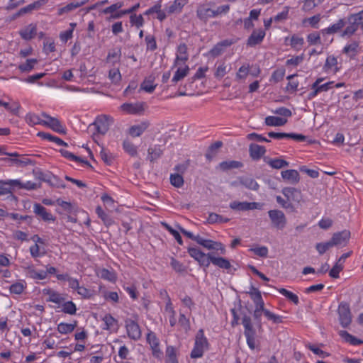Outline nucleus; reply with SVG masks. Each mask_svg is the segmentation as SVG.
<instances>
[{"label":"nucleus","mask_w":363,"mask_h":363,"mask_svg":"<svg viewBox=\"0 0 363 363\" xmlns=\"http://www.w3.org/2000/svg\"><path fill=\"white\" fill-rule=\"evenodd\" d=\"M208 341L204 336L203 330V329H200L197 332L195 337V344L190 354L191 357L194 359L201 357L204 351L208 349Z\"/></svg>","instance_id":"f257e3e1"},{"label":"nucleus","mask_w":363,"mask_h":363,"mask_svg":"<svg viewBox=\"0 0 363 363\" xmlns=\"http://www.w3.org/2000/svg\"><path fill=\"white\" fill-rule=\"evenodd\" d=\"M113 123V118L112 117L108 115H100L96 117L94 123L89 125L88 128L90 129L91 126H94L95 132L93 133V135H95L96 133L104 135Z\"/></svg>","instance_id":"f03ea898"},{"label":"nucleus","mask_w":363,"mask_h":363,"mask_svg":"<svg viewBox=\"0 0 363 363\" xmlns=\"http://www.w3.org/2000/svg\"><path fill=\"white\" fill-rule=\"evenodd\" d=\"M242 323L245 328L244 334L247 339V343L251 350L255 349V335L256 332L254 329L250 317L244 315L242 318Z\"/></svg>","instance_id":"7ed1b4c3"},{"label":"nucleus","mask_w":363,"mask_h":363,"mask_svg":"<svg viewBox=\"0 0 363 363\" xmlns=\"http://www.w3.org/2000/svg\"><path fill=\"white\" fill-rule=\"evenodd\" d=\"M337 313L340 325L343 328H347L352 322V314L349 304L345 302H341L339 305Z\"/></svg>","instance_id":"20e7f679"},{"label":"nucleus","mask_w":363,"mask_h":363,"mask_svg":"<svg viewBox=\"0 0 363 363\" xmlns=\"http://www.w3.org/2000/svg\"><path fill=\"white\" fill-rule=\"evenodd\" d=\"M188 253L196 260L201 266L208 267L211 263V253L205 254L197 247H189Z\"/></svg>","instance_id":"39448f33"},{"label":"nucleus","mask_w":363,"mask_h":363,"mask_svg":"<svg viewBox=\"0 0 363 363\" xmlns=\"http://www.w3.org/2000/svg\"><path fill=\"white\" fill-rule=\"evenodd\" d=\"M269 217L272 225L278 228L283 229L286 224V218L284 213L280 210H270L268 211Z\"/></svg>","instance_id":"423d86ee"},{"label":"nucleus","mask_w":363,"mask_h":363,"mask_svg":"<svg viewBox=\"0 0 363 363\" xmlns=\"http://www.w3.org/2000/svg\"><path fill=\"white\" fill-rule=\"evenodd\" d=\"M41 115L46 119L44 120L43 125L48 127L59 133H66L65 129L62 127L60 121L57 118L52 117L45 112H43Z\"/></svg>","instance_id":"0eeeda50"},{"label":"nucleus","mask_w":363,"mask_h":363,"mask_svg":"<svg viewBox=\"0 0 363 363\" xmlns=\"http://www.w3.org/2000/svg\"><path fill=\"white\" fill-rule=\"evenodd\" d=\"M33 174L36 178L48 183L52 186L65 188V184H62L55 176H52L50 174H45L40 169H34Z\"/></svg>","instance_id":"6e6552de"},{"label":"nucleus","mask_w":363,"mask_h":363,"mask_svg":"<svg viewBox=\"0 0 363 363\" xmlns=\"http://www.w3.org/2000/svg\"><path fill=\"white\" fill-rule=\"evenodd\" d=\"M145 102H138L135 104L125 103L121 106V109L128 114H142L145 108Z\"/></svg>","instance_id":"1a4fd4ad"},{"label":"nucleus","mask_w":363,"mask_h":363,"mask_svg":"<svg viewBox=\"0 0 363 363\" xmlns=\"http://www.w3.org/2000/svg\"><path fill=\"white\" fill-rule=\"evenodd\" d=\"M262 205L257 202L233 201L230 203V208L233 210L246 211L249 210L260 208Z\"/></svg>","instance_id":"9d476101"},{"label":"nucleus","mask_w":363,"mask_h":363,"mask_svg":"<svg viewBox=\"0 0 363 363\" xmlns=\"http://www.w3.org/2000/svg\"><path fill=\"white\" fill-rule=\"evenodd\" d=\"M125 328L130 338L137 340L141 337V331L138 324L131 319L125 320Z\"/></svg>","instance_id":"9b49d317"},{"label":"nucleus","mask_w":363,"mask_h":363,"mask_svg":"<svg viewBox=\"0 0 363 363\" xmlns=\"http://www.w3.org/2000/svg\"><path fill=\"white\" fill-rule=\"evenodd\" d=\"M344 19L345 22V28L342 31L341 36L350 37L354 34L359 27L357 26V21H355L352 14Z\"/></svg>","instance_id":"f8f14e48"},{"label":"nucleus","mask_w":363,"mask_h":363,"mask_svg":"<svg viewBox=\"0 0 363 363\" xmlns=\"http://www.w3.org/2000/svg\"><path fill=\"white\" fill-rule=\"evenodd\" d=\"M351 253L352 252H349L342 255V256L338 259V260L333 267V268L330 270V277L334 279H337L339 277L340 272L343 269V264L345 262V260L350 256Z\"/></svg>","instance_id":"ddd939ff"},{"label":"nucleus","mask_w":363,"mask_h":363,"mask_svg":"<svg viewBox=\"0 0 363 363\" xmlns=\"http://www.w3.org/2000/svg\"><path fill=\"white\" fill-rule=\"evenodd\" d=\"M197 243L207 250H220L221 254H224L225 252V247L222 243L218 242H215L211 240H206L200 237Z\"/></svg>","instance_id":"4468645a"},{"label":"nucleus","mask_w":363,"mask_h":363,"mask_svg":"<svg viewBox=\"0 0 363 363\" xmlns=\"http://www.w3.org/2000/svg\"><path fill=\"white\" fill-rule=\"evenodd\" d=\"M288 201H294L300 203L302 199V194L299 189L293 187H285L281 191Z\"/></svg>","instance_id":"2eb2a0df"},{"label":"nucleus","mask_w":363,"mask_h":363,"mask_svg":"<svg viewBox=\"0 0 363 363\" xmlns=\"http://www.w3.org/2000/svg\"><path fill=\"white\" fill-rule=\"evenodd\" d=\"M350 238V232L347 230H344L341 232L335 233L333 234L330 239L334 245H345Z\"/></svg>","instance_id":"dca6fc26"},{"label":"nucleus","mask_w":363,"mask_h":363,"mask_svg":"<svg viewBox=\"0 0 363 363\" xmlns=\"http://www.w3.org/2000/svg\"><path fill=\"white\" fill-rule=\"evenodd\" d=\"M268 135L270 138L275 139H282V138H289L293 139L296 141H304L306 140V136L302 134L297 133H275V132H269L268 133Z\"/></svg>","instance_id":"f3484780"},{"label":"nucleus","mask_w":363,"mask_h":363,"mask_svg":"<svg viewBox=\"0 0 363 363\" xmlns=\"http://www.w3.org/2000/svg\"><path fill=\"white\" fill-rule=\"evenodd\" d=\"M5 185H9L12 187H18V189H26L28 190L36 189L39 186L33 182H27L26 183H21V182L18 179L14 180H8L4 183Z\"/></svg>","instance_id":"a211bd4d"},{"label":"nucleus","mask_w":363,"mask_h":363,"mask_svg":"<svg viewBox=\"0 0 363 363\" xmlns=\"http://www.w3.org/2000/svg\"><path fill=\"white\" fill-rule=\"evenodd\" d=\"M265 36V32L262 30H254L247 41V45L250 47H254L263 40Z\"/></svg>","instance_id":"6ab92c4d"},{"label":"nucleus","mask_w":363,"mask_h":363,"mask_svg":"<svg viewBox=\"0 0 363 363\" xmlns=\"http://www.w3.org/2000/svg\"><path fill=\"white\" fill-rule=\"evenodd\" d=\"M249 152L252 160H258L265 154L266 149L264 146L252 143L250 145Z\"/></svg>","instance_id":"aec40b11"},{"label":"nucleus","mask_w":363,"mask_h":363,"mask_svg":"<svg viewBox=\"0 0 363 363\" xmlns=\"http://www.w3.org/2000/svg\"><path fill=\"white\" fill-rule=\"evenodd\" d=\"M33 211L45 221H54L55 219V217L51 213H48L46 208L40 203H35Z\"/></svg>","instance_id":"412c9836"},{"label":"nucleus","mask_w":363,"mask_h":363,"mask_svg":"<svg viewBox=\"0 0 363 363\" xmlns=\"http://www.w3.org/2000/svg\"><path fill=\"white\" fill-rule=\"evenodd\" d=\"M149 126L150 123L148 121H143L138 125L131 126L128 130V133L132 137H139L147 129Z\"/></svg>","instance_id":"4be33fe9"},{"label":"nucleus","mask_w":363,"mask_h":363,"mask_svg":"<svg viewBox=\"0 0 363 363\" xmlns=\"http://www.w3.org/2000/svg\"><path fill=\"white\" fill-rule=\"evenodd\" d=\"M198 18L203 21H206L209 18H213V9L207 7L206 5L200 6L196 11Z\"/></svg>","instance_id":"5701e85b"},{"label":"nucleus","mask_w":363,"mask_h":363,"mask_svg":"<svg viewBox=\"0 0 363 363\" xmlns=\"http://www.w3.org/2000/svg\"><path fill=\"white\" fill-rule=\"evenodd\" d=\"M281 176L284 180L289 181L291 184H297L300 180L299 174L298 171L295 169L282 171Z\"/></svg>","instance_id":"b1692460"},{"label":"nucleus","mask_w":363,"mask_h":363,"mask_svg":"<svg viewBox=\"0 0 363 363\" xmlns=\"http://www.w3.org/2000/svg\"><path fill=\"white\" fill-rule=\"evenodd\" d=\"M264 160L267 162L271 167L276 169H279L283 167H286L289 166V162L281 158H275L270 159L269 157H264Z\"/></svg>","instance_id":"393cba45"},{"label":"nucleus","mask_w":363,"mask_h":363,"mask_svg":"<svg viewBox=\"0 0 363 363\" xmlns=\"http://www.w3.org/2000/svg\"><path fill=\"white\" fill-rule=\"evenodd\" d=\"M36 31V26L33 24H30L25 28L21 30L19 34L23 39L30 40L35 37Z\"/></svg>","instance_id":"a878e982"},{"label":"nucleus","mask_w":363,"mask_h":363,"mask_svg":"<svg viewBox=\"0 0 363 363\" xmlns=\"http://www.w3.org/2000/svg\"><path fill=\"white\" fill-rule=\"evenodd\" d=\"M238 179L240 184L248 189L254 191L259 189V185L254 179L251 177H241Z\"/></svg>","instance_id":"bb28decb"},{"label":"nucleus","mask_w":363,"mask_h":363,"mask_svg":"<svg viewBox=\"0 0 363 363\" xmlns=\"http://www.w3.org/2000/svg\"><path fill=\"white\" fill-rule=\"evenodd\" d=\"M211 261V262L218 267L219 268H221V269H231V264L230 263V262L224 258V257H214L213 255H212V257H210Z\"/></svg>","instance_id":"cd10ccee"},{"label":"nucleus","mask_w":363,"mask_h":363,"mask_svg":"<svg viewBox=\"0 0 363 363\" xmlns=\"http://www.w3.org/2000/svg\"><path fill=\"white\" fill-rule=\"evenodd\" d=\"M147 153V159L151 162H153L162 155L163 150L160 147V146L155 145L154 147L148 148Z\"/></svg>","instance_id":"c85d7f7f"},{"label":"nucleus","mask_w":363,"mask_h":363,"mask_svg":"<svg viewBox=\"0 0 363 363\" xmlns=\"http://www.w3.org/2000/svg\"><path fill=\"white\" fill-rule=\"evenodd\" d=\"M243 166V164L239 161H224L219 164V168L222 171H228L232 169L240 168Z\"/></svg>","instance_id":"c756f323"},{"label":"nucleus","mask_w":363,"mask_h":363,"mask_svg":"<svg viewBox=\"0 0 363 363\" xmlns=\"http://www.w3.org/2000/svg\"><path fill=\"white\" fill-rule=\"evenodd\" d=\"M287 120L277 116H267L265 118V123L269 126H281L286 123Z\"/></svg>","instance_id":"7c9ffc66"},{"label":"nucleus","mask_w":363,"mask_h":363,"mask_svg":"<svg viewBox=\"0 0 363 363\" xmlns=\"http://www.w3.org/2000/svg\"><path fill=\"white\" fill-rule=\"evenodd\" d=\"M147 341L150 344L154 354L160 352L159 341L154 333L150 332L147 335Z\"/></svg>","instance_id":"2f4dec72"},{"label":"nucleus","mask_w":363,"mask_h":363,"mask_svg":"<svg viewBox=\"0 0 363 363\" xmlns=\"http://www.w3.org/2000/svg\"><path fill=\"white\" fill-rule=\"evenodd\" d=\"M177 51L180 55H177L174 62V66L178 65L179 61L186 62L188 60L187 46L185 43H182L178 46Z\"/></svg>","instance_id":"473e14b6"},{"label":"nucleus","mask_w":363,"mask_h":363,"mask_svg":"<svg viewBox=\"0 0 363 363\" xmlns=\"http://www.w3.org/2000/svg\"><path fill=\"white\" fill-rule=\"evenodd\" d=\"M186 4V0H175L167 7V11L168 13H179Z\"/></svg>","instance_id":"72a5a7b5"},{"label":"nucleus","mask_w":363,"mask_h":363,"mask_svg":"<svg viewBox=\"0 0 363 363\" xmlns=\"http://www.w3.org/2000/svg\"><path fill=\"white\" fill-rule=\"evenodd\" d=\"M339 335L341 336L347 342L350 343L353 345H357L363 343V341L356 338L354 336L350 335L345 330L339 331Z\"/></svg>","instance_id":"f704fd0d"},{"label":"nucleus","mask_w":363,"mask_h":363,"mask_svg":"<svg viewBox=\"0 0 363 363\" xmlns=\"http://www.w3.org/2000/svg\"><path fill=\"white\" fill-rule=\"evenodd\" d=\"M85 4V1H81V2H72L66 5L65 6H63L58 9V15L61 16L65 13H69L82 6H83Z\"/></svg>","instance_id":"c9c22d12"},{"label":"nucleus","mask_w":363,"mask_h":363,"mask_svg":"<svg viewBox=\"0 0 363 363\" xmlns=\"http://www.w3.org/2000/svg\"><path fill=\"white\" fill-rule=\"evenodd\" d=\"M77 325V322L74 323H61L57 325V330L62 334H67L72 333Z\"/></svg>","instance_id":"e433bc0d"},{"label":"nucleus","mask_w":363,"mask_h":363,"mask_svg":"<svg viewBox=\"0 0 363 363\" xmlns=\"http://www.w3.org/2000/svg\"><path fill=\"white\" fill-rule=\"evenodd\" d=\"M121 57V49L120 48L113 49L108 52L106 60L113 64L119 62Z\"/></svg>","instance_id":"4c0bfd02"},{"label":"nucleus","mask_w":363,"mask_h":363,"mask_svg":"<svg viewBox=\"0 0 363 363\" xmlns=\"http://www.w3.org/2000/svg\"><path fill=\"white\" fill-rule=\"evenodd\" d=\"M0 106H4L12 114L18 116L19 110L21 108V105L18 102L15 101L11 105H10L9 103L0 100Z\"/></svg>","instance_id":"58836bf2"},{"label":"nucleus","mask_w":363,"mask_h":363,"mask_svg":"<svg viewBox=\"0 0 363 363\" xmlns=\"http://www.w3.org/2000/svg\"><path fill=\"white\" fill-rule=\"evenodd\" d=\"M345 26V19H340L336 23H334L331 26L327 28L324 31L328 34H333L340 31L343 27Z\"/></svg>","instance_id":"ea45409f"},{"label":"nucleus","mask_w":363,"mask_h":363,"mask_svg":"<svg viewBox=\"0 0 363 363\" xmlns=\"http://www.w3.org/2000/svg\"><path fill=\"white\" fill-rule=\"evenodd\" d=\"M154 78L149 77L145 79L140 85V89L145 91L147 93H152L155 89L156 85L153 84Z\"/></svg>","instance_id":"a19ab883"},{"label":"nucleus","mask_w":363,"mask_h":363,"mask_svg":"<svg viewBox=\"0 0 363 363\" xmlns=\"http://www.w3.org/2000/svg\"><path fill=\"white\" fill-rule=\"evenodd\" d=\"M26 121L27 123L30 125H43L44 120H42L39 116L33 113H28L26 116Z\"/></svg>","instance_id":"79ce46f5"},{"label":"nucleus","mask_w":363,"mask_h":363,"mask_svg":"<svg viewBox=\"0 0 363 363\" xmlns=\"http://www.w3.org/2000/svg\"><path fill=\"white\" fill-rule=\"evenodd\" d=\"M45 294L49 295V298L47 300L48 301L60 304L65 301V298L61 294L55 291L48 289Z\"/></svg>","instance_id":"37998d69"},{"label":"nucleus","mask_w":363,"mask_h":363,"mask_svg":"<svg viewBox=\"0 0 363 363\" xmlns=\"http://www.w3.org/2000/svg\"><path fill=\"white\" fill-rule=\"evenodd\" d=\"M96 213L98 215L99 218H100L104 223L106 226H110L113 224V221L102 209L101 206H97L96 208Z\"/></svg>","instance_id":"c03bdc74"},{"label":"nucleus","mask_w":363,"mask_h":363,"mask_svg":"<svg viewBox=\"0 0 363 363\" xmlns=\"http://www.w3.org/2000/svg\"><path fill=\"white\" fill-rule=\"evenodd\" d=\"M230 220L229 218H223L222 216L218 215L215 213H211L208 215L207 221L210 224H213L216 223H227Z\"/></svg>","instance_id":"a18cd8bd"},{"label":"nucleus","mask_w":363,"mask_h":363,"mask_svg":"<svg viewBox=\"0 0 363 363\" xmlns=\"http://www.w3.org/2000/svg\"><path fill=\"white\" fill-rule=\"evenodd\" d=\"M124 150L130 156L135 157L138 155L137 147L128 140H125L123 143Z\"/></svg>","instance_id":"49530a36"},{"label":"nucleus","mask_w":363,"mask_h":363,"mask_svg":"<svg viewBox=\"0 0 363 363\" xmlns=\"http://www.w3.org/2000/svg\"><path fill=\"white\" fill-rule=\"evenodd\" d=\"M37 62L38 60L36 59H28L25 63L21 64L18 66V69L22 72H28L34 68V66Z\"/></svg>","instance_id":"de8ad7c7"},{"label":"nucleus","mask_w":363,"mask_h":363,"mask_svg":"<svg viewBox=\"0 0 363 363\" xmlns=\"http://www.w3.org/2000/svg\"><path fill=\"white\" fill-rule=\"evenodd\" d=\"M251 296L252 299L253 300L256 308H260L262 309L264 308V303L263 299L262 298L261 293L259 290H256L255 293L249 292Z\"/></svg>","instance_id":"09e8293b"},{"label":"nucleus","mask_w":363,"mask_h":363,"mask_svg":"<svg viewBox=\"0 0 363 363\" xmlns=\"http://www.w3.org/2000/svg\"><path fill=\"white\" fill-rule=\"evenodd\" d=\"M62 311L69 315H74L77 311L76 305L71 301H66L62 306Z\"/></svg>","instance_id":"8fccbe9b"},{"label":"nucleus","mask_w":363,"mask_h":363,"mask_svg":"<svg viewBox=\"0 0 363 363\" xmlns=\"http://www.w3.org/2000/svg\"><path fill=\"white\" fill-rule=\"evenodd\" d=\"M189 71V68L188 66H186L184 68H179L172 78V82L176 83L184 79L188 74Z\"/></svg>","instance_id":"3c124183"},{"label":"nucleus","mask_w":363,"mask_h":363,"mask_svg":"<svg viewBox=\"0 0 363 363\" xmlns=\"http://www.w3.org/2000/svg\"><path fill=\"white\" fill-rule=\"evenodd\" d=\"M277 202L284 208L289 210L291 212L295 211L294 206L286 199V200L284 199L280 196H276Z\"/></svg>","instance_id":"603ef678"},{"label":"nucleus","mask_w":363,"mask_h":363,"mask_svg":"<svg viewBox=\"0 0 363 363\" xmlns=\"http://www.w3.org/2000/svg\"><path fill=\"white\" fill-rule=\"evenodd\" d=\"M337 64V60L334 56H329L327 57L325 64L324 65V69L328 71V69H331L333 67H335L333 72L335 73L338 71V68L336 67Z\"/></svg>","instance_id":"864d4df0"},{"label":"nucleus","mask_w":363,"mask_h":363,"mask_svg":"<svg viewBox=\"0 0 363 363\" xmlns=\"http://www.w3.org/2000/svg\"><path fill=\"white\" fill-rule=\"evenodd\" d=\"M278 291L283 296H284L286 298H288L289 301H292L294 304H296V305L298 304V303H299L298 298L295 294H294L284 288H281V289H278Z\"/></svg>","instance_id":"5fc2aeb1"},{"label":"nucleus","mask_w":363,"mask_h":363,"mask_svg":"<svg viewBox=\"0 0 363 363\" xmlns=\"http://www.w3.org/2000/svg\"><path fill=\"white\" fill-rule=\"evenodd\" d=\"M334 245L331 240L325 242H319L315 245V249L320 255H323L330 247H333Z\"/></svg>","instance_id":"6e6d98bb"},{"label":"nucleus","mask_w":363,"mask_h":363,"mask_svg":"<svg viewBox=\"0 0 363 363\" xmlns=\"http://www.w3.org/2000/svg\"><path fill=\"white\" fill-rule=\"evenodd\" d=\"M28 274L30 278H33L34 279L41 280L45 279L47 277V272H45L43 270L37 272L31 268H28Z\"/></svg>","instance_id":"4d7b16f0"},{"label":"nucleus","mask_w":363,"mask_h":363,"mask_svg":"<svg viewBox=\"0 0 363 363\" xmlns=\"http://www.w3.org/2000/svg\"><path fill=\"white\" fill-rule=\"evenodd\" d=\"M44 0H39L37 1H35L33 4H30L26 7H23L21 9V12H23L24 14L31 12L33 10L39 9L41 6H43L45 4Z\"/></svg>","instance_id":"13d9d810"},{"label":"nucleus","mask_w":363,"mask_h":363,"mask_svg":"<svg viewBox=\"0 0 363 363\" xmlns=\"http://www.w3.org/2000/svg\"><path fill=\"white\" fill-rule=\"evenodd\" d=\"M162 226H164L166 230H167L174 237V238L176 239V240L177 241V242L180 245H183V240H182V238L180 235V234L179 233L178 231L174 230L169 224H167V223H164V222H162Z\"/></svg>","instance_id":"bf43d9fd"},{"label":"nucleus","mask_w":363,"mask_h":363,"mask_svg":"<svg viewBox=\"0 0 363 363\" xmlns=\"http://www.w3.org/2000/svg\"><path fill=\"white\" fill-rule=\"evenodd\" d=\"M230 69V67L223 63L220 65L215 72V77L216 78L223 77Z\"/></svg>","instance_id":"052dcab7"},{"label":"nucleus","mask_w":363,"mask_h":363,"mask_svg":"<svg viewBox=\"0 0 363 363\" xmlns=\"http://www.w3.org/2000/svg\"><path fill=\"white\" fill-rule=\"evenodd\" d=\"M170 182L174 186L179 188L184 184V179L179 174H172L170 176Z\"/></svg>","instance_id":"680f3d73"},{"label":"nucleus","mask_w":363,"mask_h":363,"mask_svg":"<svg viewBox=\"0 0 363 363\" xmlns=\"http://www.w3.org/2000/svg\"><path fill=\"white\" fill-rule=\"evenodd\" d=\"M123 6V2H117L116 4H113L111 5L108 7H106V9H103L102 13L104 14L108 13H114L118 9L122 8Z\"/></svg>","instance_id":"e2e57ef3"},{"label":"nucleus","mask_w":363,"mask_h":363,"mask_svg":"<svg viewBox=\"0 0 363 363\" xmlns=\"http://www.w3.org/2000/svg\"><path fill=\"white\" fill-rule=\"evenodd\" d=\"M303 42L304 40L303 38L293 35L291 38L290 45L296 50H299L303 45Z\"/></svg>","instance_id":"0e129e2a"},{"label":"nucleus","mask_w":363,"mask_h":363,"mask_svg":"<svg viewBox=\"0 0 363 363\" xmlns=\"http://www.w3.org/2000/svg\"><path fill=\"white\" fill-rule=\"evenodd\" d=\"M130 22L132 25L135 26L137 28H140L143 25L144 19L142 15L137 16L133 14L130 17Z\"/></svg>","instance_id":"69168bd1"},{"label":"nucleus","mask_w":363,"mask_h":363,"mask_svg":"<svg viewBox=\"0 0 363 363\" xmlns=\"http://www.w3.org/2000/svg\"><path fill=\"white\" fill-rule=\"evenodd\" d=\"M103 320L104 321L106 325L104 329L106 330H110L117 323V320L110 314H106L103 318Z\"/></svg>","instance_id":"338daca9"},{"label":"nucleus","mask_w":363,"mask_h":363,"mask_svg":"<svg viewBox=\"0 0 363 363\" xmlns=\"http://www.w3.org/2000/svg\"><path fill=\"white\" fill-rule=\"evenodd\" d=\"M25 289V286L22 282H16L11 285L10 291L12 294H21Z\"/></svg>","instance_id":"774afa93"}]
</instances>
